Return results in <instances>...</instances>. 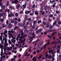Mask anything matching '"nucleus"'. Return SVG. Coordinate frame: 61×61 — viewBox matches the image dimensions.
Here are the masks:
<instances>
[{
	"mask_svg": "<svg viewBox=\"0 0 61 61\" xmlns=\"http://www.w3.org/2000/svg\"><path fill=\"white\" fill-rule=\"evenodd\" d=\"M35 5H33L32 6V8H34L35 7Z\"/></svg>",
	"mask_w": 61,
	"mask_h": 61,
	"instance_id": "38",
	"label": "nucleus"
},
{
	"mask_svg": "<svg viewBox=\"0 0 61 61\" xmlns=\"http://www.w3.org/2000/svg\"><path fill=\"white\" fill-rule=\"evenodd\" d=\"M43 43H44V42H42V43L41 44V46H43Z\"/></svg>",
	"mask_w": 61,
	"mask_h": 61,
	"instance_id": "63",
	"label": "nucleus"
},
{
	"mask_svg": "<svg viewBox=\"0 0 61 61\" xmlns=\"http://www.w3.org/2000/svg\"><path fill=\"white\" fill-rule=\"evenodd\" d=\"M7 31L6 30L4 32H3V35H5L4 36L5 37H6L7 36V35H5V34H7Z\"/></svg>",
	"mask_w": 61,
	"mask_h": 61,
	"instance_id": "4",
	"label": "nucleus"
},
{
	"mask_svg": "<svg viewBox=\"0 0 61 61\" xmlns=\"http://www.w3.org/2000/svg\"><path fill=\"white\" fill-rule=\"evenodd\" d=\"M56 32H54L53 33H52V37H53V36H54V34H56Z\"/></svg>",
	"mask_w": 61,
	"mask_h": 61,
	"instance_id": "24",
	"label": "nucleus"
},
{
	"mask_svg": "<svg viewBox=\"0 0 61 61\" xmlns=\"http://www.w3.org/2000/svg\"><path fill=\"white\" fill-rule=\"evenodd\" d=\"M50 44V42H49V41H48L46 43V45H47V46H48V45H49Z\"/></svg>",
	"mask_w": 61,
	"mask_h": 61,
	"instance_id": "33",
	"label": "nucleus"
},
{
	"mask_svg": "<svg viewBox=\"0 0 61 61\" xmlns=\"http://www.w3.org/2000/svg\"><path fill=\"white\" fill-rule=\"evenodd\" d=\"M9 1H8L7 2V4H6L7 6H8V5H9Z\"/></svg>",
	"mask_w": 61,
	"mask_h": 61,
	"instance_id": "40",
	"label": "nucleus"
},
{
	"mask_svg": "<svg viewBox=\"0 0 61 61\" xmlns=\"http://www.w3.org/2000/svg\"><path fill=\"white\" fill-rule=\"evenodd\" d=\"M11 15H12V16H14V14L13 13H11Z\"/></svg>",
	"mask_w": 61,
	"mask_h": 61,
	"instance_id": "55",
	"label": "nucleus"
},
{
	"mask_svg": "<svg viewBox=\"0 0 61 61\" xmlns=\"http://www.w3.org/2000/svg\"><path fill=\"white\" fill-rule=\"evenodd\" d=\"M6 26V25H4V24H3L2 25V27L3 28H4V27H5Z\"/></svg>",
	"mask_w": 61,
	"mask_h": 61,
	"instance_id": "13",
	"label": "nucleus"
},
{
	"mask_svg": "<svg viewBox=\"0 0 61 61\" xmlns=\"http://www.w3.org/2000/svg\"><path fill=\"white\" fill-rule=\"evenodd\" d=\"M8 32L9 33V35L11 36V37L13 38V39H14V40H15V37H13V36H12V34H11V32L12 33H13L14 32V31H13V29H12V31H8Z\"/></svg>",
	"mask_w": 61,
	"mask_h": 61,
	"instance_id": "2",
	"label": "nucleus"
},
{
	"mask_svg": "<svg viewBox=\"0 0 61 61\" xmlns=\"http://www.w3.org/2000/svg\"><path fill=\"white\" fill-rule=\"evenodd\" d=\"M42 55H40L39 57H38V59H40L42 57Z\"/></svg>",
	"mask_w": 61,
	"mask_h": 61,
	"instance_id": "17",
	"label": "nucleus"
},
{
	"mask_svg": "<svg viewBox=\"0 0 61 61\" xmlns=\"http://www.w3.org/2000/svg\"><path fill=\"white\" fill-rule=\"evenodd\" d=\"M56 21H54V22L53 24V26L55 25H56Z\"/></svg>",
	"mask_w": 61,
	"mask_h": 61,
	"instance_id": "19",
	"label": "nucleus"
},
{
	"mask_svg": "<svg viewBox=\"0 0 61 61\" xmlns=\"http://www.w3.org/2000/svg\"><path fill=\"white\" fill-rule=\"evenodd\" d=\"M36 54V51H34L33 52V54Z\"/></svg>",
	"mask_w": 61,
	"mask_h": 61,
	"instance_id": "62",
	"label": "nucleus"
},
{
	"mask_svg": "<svg viewBox=\"0 0 61 61\" xmlns=\"http://www.w3.org/2000/svg\"><path fill=\"white\" fill-rule=\"evenodd\" d=\"M60 46L59 45L58 46H57L58 49H60Z\"/></svg>",
	"mask_w": 61,
	"mask_h": 61,
	"instance_id": "34",
	"label": "nucleus"
},
{
	"mask_svg": "<svg viewBox=\"0 0 61 61\" xmlns=\"http://www.w3.org/2000/svg\"><path fill=\"white\" fill-rule=\"evenodd\" d=\"M51 52H52V50H50L49 51V53H50Z\"/></svg>",
	"mask_w": 61,
	"mask_h": 61,
	"instance_id": "50",
	"label": "nucleus"
},
{
	"mask_svg": "<svg viewBox=\"0 0 61 61\" xmlns=\"http://www.w3.org/2000/svg\"><path fill=\"white\" fill-rule=\"evenodd\" d=\"M56 51H55V50H53V52H52L51 54H54V53H55L56 52Z\"/></svg>",
	"mask_w": 61,
	"mask_h": 61,
	"instance_id": "14",
	"label": "nucleus"
},
{
	"mask_svg": "<svg viewBox=\"0 0 61 61\" xmlns=\"http://www.w3.org/2000/svg\"><path fill=\"white\" fill-rule=\"evenodd\" d=\"M31 12V11H26L25 12V14H28L29 13Z\"/></svg>",
	"mask_w": 61,
	"mask_h": 61,
	"instance_id": "9",
	"label": "nucleus"
},
{
	"mask_svg": "<svg viewBox=\"0 0 61 61\" xmlns=\"http://www.w3.org/2000/svg\"><path fill=\"white\" fill-rule=\"evenodd\" d=\"M57 53H59V50H57Z\"/></svg>",
	"mask_w": 61,
	"mask_h": 61,
	"instance_id": "61",
	"label": "nucleus"
},
{
	"mask_svg": "<svg viewBox=\"0 0 61 61\" xmlns=\"http://www.w3.org/2000/svg\"><path fill=\"white\" fill-rule=\"evenodd\" d=\"M5 13H3L2 14V13L0 14V16H2L3 15H5Z\"/></svg>",
	"mask_w": 61,
	"mask_h": 61,
	"instance_id": "23",
	"label": "nucleus"
},
{
	"mask_svg": "<svg viewBox=\"0 0 61 61\" xmlns=\"http://www.w3.org/2000/svg\"><path fill=\"white\" fill-rule=\"evenodd\" d=\"M36 21H34L33 22V25H35L36 24Z\"/></svg>",
	"mask_w": 61,
	"mask_h": 61,
	"instance_id": "39",
	"label": "nucleus"
},
{
	"mask_svg": "<svg viewBox=\"0 0 61 61\" xmlns=\"http://www.w3.org/2000/svg\"><path fill=\"white\" fill-rule=\"evenodd\" d=\"M41 20H39L38 21V24H40V23H41Z\"/></svg>",
	"mask_w": 61,
	"mask_h": 61,
	"instance_id": "31",
	"label": "nucleus"
},
{
	"mask_svg": "<svg viewBox=\"0 0 61 61\" xmlns=\"http://www.w3.org/2000/svg\"><path fill=\"white\" fill-rule=\"evenodd\" d=\"M58 24L59 25H61V21H59L58 22Z\"/></svg>",
	"mask_w": 61,
	"mask_h": 61,
	"instance_id": "25",
	"label": "nucleus"
},
{
	"mask_svg": "<svg viewBox=\"0 0 61 61\" xmlns=\"http://www.w3.org/2000/svg\"><path fill=\"white\" fill-rule=\"evenodd\" d=\"M11 41H12V42H13H13L14 44H15V42H16V40H13V39H11Z\"/></svg>",
	"mask_w": 61,
	"mask_h": 61,
	"instance_id": "15",
	"label": "nucleus"
},
{
	"mask_svg": "<svg viewBox=\"0 0 61 61\" xmlns=\"http://www.w3.org/2000/svg\"><path fill=\"white\" fill-rule=\"evenodd\" d=\"M45 14V12H42V15H44V14Z\"/></svg>",
	"mask_w": 61,
	"mask_h": 61,
	"instance_id": "49",
	"label": "nucleus"
},
{
	"mask_svg": "<svg viewBox=\"0 0 61 61\" xmlns=\"http://www.w3.org/2000/svg\"><path fill=\"white\" fill-rule=\"evenodd\" d=\"M34 15V13H30V15L31 16H32V15Z\"/></svg>",
	"mask_w": 61,
	"mask_h": 61,
	"instance_id": "37",
	"label": "nucleus"
},
{
	"mask_svg": "<svg viewBox=\"0 0 61 61\" xmlns=\"http://www.w3.org/2000/svg\"><path fill=\"white\" fill-rule=\"evenodd\" d=\"M36 57H34L32 59V60L33 61H36Z\"/></svg>",
	"mask_w": 61,
	"mask_h": 61,
	"instance_id": "10",
	"label": "nucleus"
},
{
	"mask_svg": "<svg viewBox=\"0 0 61 61\" xmlns=\"http://www.w3.org/2000/svg\"><path fill=\"white\" fill-rule=\"evenodd\" d=\"M38 31L39 32H41L42 31V29H40Z\"/></svg>",
	"mask_w": 61,
	"mask_h": 61,
	"instance_id": "36",
	"label": "nucleus"
},
{
	"mask_svg": "<svg viewBox=\"0 0 61 61\" xmlns=\"http://www.w3.org/2000/svg\"><path fill=\"white\" fill-rule=\"evenodd\" d=\"M0 39L1 41H2L3 40H2V37L1 36H0Z\"/></svg>",
	"mask_w": 61,
	"mask_h": 61,
	"instance_id": "44",
	"label": "nucleus"
},
{
	"mask_svg": "<svg viewBox=\"0 0 61 61\" xmlns=\"http://www.w3.org/2000/svg\"><path fill=\"white\" fill-rule=\"evenodd\" d=\"M18 21H19V22H20L21 21V20L20 19V18H19L18 19Z\"/></svg>",
	"mask_w": 61,
	"mask_h": 61,
	"instance_id": "53",
	"label": "nucleus"
},
{
	"mask_svg": "<svg viewBox=\"0 0 61 61\" xmlns=\"http://www.w3.org/2000/svg\"><path fill=\"white\" fill-rule=\"evenodd\" d=\"M8 17H11V15L10 14H9L8 15Z\"/></svg>",
	"mask_w": 61,
	"mask_h": 61,
	"instance_id": "54",
	"label": "nucleus"
},
{
	"mask_svg": "<svg viewBox=\"0 0 61 61\" xmlns=\"http://www.w3.org/2000/svg\"><path fill=\"white\" fill-rule=\"evenodd\" d=\"M0 47L1 49V51L3 52V50L2 49V44H0Z\"/></svg>",
	"mask_w": 61,
	"mask_h": 61,
	"instance_id": "11",
	"label": "nucleus"
},
{
	"mask_svg": "<svg viewBox=\"0 0 61 61\" xmlns=\"http://www.w3.org/2000/svg\"><path fill=\"white\" fill-rule=\"evenodd\" d=\"M55 6L56 5H55L53 4V7L54 8L55 7Z\"/></svg>",
	"mask_w": 61,
	"mask_h": 61,
	"instance_id": "56",
	"label": "nucleus"
},
{
	"mask_svg": "<svg viewBox=\"0 0 61 61\" xmlns=\"http://www.w3.org/2000/svg\"><path fill=\"white\" fill-rule=\"evenodd\" d=\"M18 2V1L17 0H15L14 1H12V4H16Z\"/></svg>",
	"mask_w": 61,
	"mask_h": 61,
	"instance_id": "5",
	"label": "nucleus"
},
{
	"mask_svg": "<svg viewBox=\"0 0 61 61\" xmlns=\"http://www.w3.org/2000/svg\"><path fill=\"white\" fill-rule=\"evenodd\" d=\"M26 4H25L24 5H23V6H23L24 8H25V7L26 6Z\"/></svg>",
	"mask_w": 61,
	"mask_h": 61,
	"instance_id": "22",
	"label": "nucleus"
},
{
	"mask_svg": "<svg viewBox=\"0 0 61 61\" xmlns=\"http://www.w3.org/2000/svg\"><path fill=\"white\" fill-rule=\"evenodd\" d=\"M56 14H59L60 13V12L59 11H56Z\"/></svg>",
	"mask_w": 61,
	"mask_h": 61,
	"instance_id": "27",
	"label": "nucleus"
},
{
	"mask_svg": "<svg viewBox=\"0 0 61 61\" xmlns=\"http://www.w3.org/2000/svg\"><path fill=\"white\" fill-rule=\"evenodd\" d=\"M46 44H45L44 45V47H42L41 48V50H42L43 49H45V48H46Z\"/></svg>",
	"mask_w": 61,
	"mask_h": 61,
	"instance_id": "7",
	"label": "nucleus"
},
{
	"mask_svg": "<svg viewBox=\"0 0 61 61\" xmlns=\"http://www.w3.org/2000/svg\"><path fill=\"white\" fill-rule=\"evenodd\" d=\"M3 41H4L5 44H4V45H6V46H7L8 45V44L6 43H7V39L6 38L4 37V36H3Z\"/></svg>",
	"mask_w": 61,
	"mask_h": 61,
	"instance_id": "3",
	"label": "nucleus"
},
{
	"mask_svg": "<svg viewBox=\"0 0 61 61\" xmlns=\"http://www.w3.org/2000/svg\"><path fill=\"white\" fill-rule=\"evenodd\" d=\"M8 43H9V44H11V43H12V42L11 41H10V40H8Z\"/></svg>",
	"mask_w": 61,
	"mask_h": 61,
	"instance_id": "26",
	"label": "nucleus"
},
{
	"mask_svg": "<svg viewBox=\"0 0 61 61\" xmlns=\"http://www.w3.org/2000/svg\"><path fill=\"white\" fill-rule=\"evenodd\" d=\"M44 34H45V35H46V34H47V32H44Z\"/></svg>",
	"mask_w": 61,
	"mask_h": 61,
	"instance_id": "60",
	"label": "nucleus"
},
{
	"mask_svg": "<svg viewBox=\"0 0 61 61\" xmlns=\"http://www.w3.org/2000/svg\"><path fill=\"white\" fill-rule=\"evenodd\" d=\"M12 47H10V48H7V49L8 50H10V51L12 50Z\"/></svg>",
	"mask_w": 61,
	"mask_h": 61,
	"instance_id": "6",
	"label": "nucleus"
},
{
	"mask_svg": "<svg viewBox=\"0 0 61 61\" xmlns=\"http://www.w3.org/2000/svg\"><path fill=\"white\" fill-rule=\"evenodd\" d=\"M18 16V14L17 13H15V16Z\"/></svg>",
	"mask_w": 61,
	"mask_h": 61,
	"instance_id": "32",
	"label": "nucleus"
},
{
	"mask_svg": "<svg viewBox=\"0 0 61 61\" xmlns=\"http://www.w3.org/2000/svg\"><path fill=\"white\" fill-rule=\"evenodd\" d=\"M0 58L1 59H0V61H2V59H3V58H2L1 57H0Z\"/></svg>",
	"mask_w": 61,
	"mask_h": 61,
	"instance_id": "48",
	"label": "nucleus"
},
{
	"mask_svg": "<svg viewBox=\"0 0 61 61\" xmlns=\"http://www.w3.org/2000/svg\"><path fill=\"white\" fill-rule=\"evenodd\" d=\"M20 13L21 14H23V11H21L20 12Z\"/></svg>",
	"mask_w": 61,
	"mask_h": 61,
	"instance_id": "52",
	"label": "nucleus"
},
{
	"mask_svg": "<svg viewBox=\"0 0 61 61\" xmlns=\"http://www.w3.org/2000/svg\"><path fill=\"white\" fill-rule=\"evenodd\" d=\"M21 37H20V39H19L20 41H21L20 42L19 41L18 42V44H19L20 43H25L24 41H25V39H24L23 40H22L21 39L22 38H25V37H23V33H21Z\"/></svg>",
	"mask_w": 61,
	"mask_h": 61,
	"instance_id": "1",
	"label": "nucleus"
},
{
	"mask_svg": "<svg viewBox=\"0 0 61 61\" xmlns=\"http://www.w3.org/2000/svg\"><path fill=\"white\" fill-rule=\"evenodd\" d=\"M57 43H61V41L58 40L57 42L55 43V45H56Z\"/></svg>",
	"mask_w": 61,
	"mask_h": 61,
	"instance_id": "8",
	"label": "nucleus"
},
{
	"mask_svg": "<svg viewBox=\"0 0 61 61\" xmlns=\"http://www.w3.org/2000/svg\"><path fill=\"white\" fill-rule=\"evenodd\" d=\"M2 57L3 58H5V56H2Z\"/></svg>",
	"mask_w": 61,
	"mask_h": 61,
	"instance_id": "46",
	"label": "nucleus"
},
{
	"mask_svg": "<svg viewBox=\"0 0 61 61\" xmlns=\"http://www.w3.org/2000/svg\"><path fill=\"white\" fill-rule=\"evenodd\" d=\"M27 26H24V29H25V28H27Z\"/></svg>",
	"mask_w": 61,
	"mask_h": 61,
	"instance_id": "58",
	"label": "nucleus"
},
{
	"mask_svg": "<svg viewBox=\"0 0 61 61\" xmlns=\"http://www.w3.org/2000/svg\"><path fill=\"white\" fill-rule=\"evenodd\" d=\"M20 6V5L19 4L18 5L17 7H19Z\"/></svg>",
	"mask_w": 61,
	"mask_h": 61,
	"instance_id": "64",
	"label": "nucleus"
},
{
	"mask_svg": "<svg viewBox=\"0 0 61 61\" xmlns=\"http://www.w3.org/2000/svg\"><path fill=\"white\" fill-rule=\"evenodd\" d=\"M48 7L47 6H45V10H47V9Z\"/></svg>",
	"mask_w": 61,
	"mask_h": 61,
	"instance_id": "16",
	"label": "nucleus"
},
{
	"mask_svg": "<svg viewBox=\"0 0 61 61\" xmlns=\"http://www.w3.org/2000/svg\"><path fill=\"white\" fill-rule=\"evenodd\" d=\"M2 8L3 9L5 7V5H3L1 6Z\"/></svg>",
	"mask_w": 61,
	"mask_h": 61,
	"instance_id": "42",
	"label": "nucleus"
},
{
	"mask_svg": "<svg viewBox=\"0 0 61 61\" xmlns=\"http://www.w3.org/2000/svg\"><path fill=\"white\" fill-rule=\"evenodd\" d=\"M53 27V26H51L50 27V29H51V28H52Z\"/></svg>",
	"mask_w": 61,
	"mask_h": 61,
	"instance_id": "59",
	"label": "nucleus"
},
{
	"mask_svg": "<svg viewBox=\"0 0 61 61\" xmlns=\"http://www.w3.org/2000/svg\"><path fill=\"white\" fill-rule=\"evenodd\" d=\"M14 20H12L11 21V23H14Z\"/></svg>",
	"mask_w": 61,
	"mask_h": 61,
	"instance_id": "35",
	"label": "nucleus"
},
{
	"mask_svg": "<svg viewBox=\"0 0 61 61\" xmlns=\"http://www.w3.org/2000/svg\"><path fill=\"white\" fill-rule=\"evenodd\" d=\"M50 2L51 4H53V3L54 2V1L52 0V1L51 2V0H50Z\"/></svg>",
	"mask_w": 61,
	"mask_h": 61,
	"instance_id": "30",
	"label": "nucleus"
},
{
	"mask_svg": "<svg viewBox=\"0 0 61 61\" xmlns=\"http://www.w3.org/2000/svg\"><path fill=\"white\" fill-rule=\"evenodd\" d=\"M35 15H38V13H37V11H35Z\"/></svg>",
	"mask_w": 61,
	"mask_h": 61,
	"instance_id": "29",
	"label": "nucleus"
},
{
	"mask_svg": "<svg viewBox=\"0 0 61 61\" xmlns=\"http://www.w3.org/2000/svg\"><path fill=\"white\" fill-rule=\"evenodd\" d=\"M40 40V39H37L36 41L34 42V43H36L37 42H38V41H39Z\"/></svg>",
	"mask_w": 61,
	"mask_h": 61,
	"instance_id": "12",
	"label": "nucleus"
},
{
	"mask_svg": "<svg viewBox=\"0 0 61 61\" xmlns=\"http://www.w3.org/2000/svg\"><path fill=\"white\" fill-rule=\"evenodd\" d=\"M48 37L49 38H52V36H48Z\"/></svg>",
	"mask_w": 61,
	"mask_h": 61,
	"instance_id": "41",
	"label": "nucleus"
},
{
	"mask_svg": "<svg viewBox=\"0 0 61 61\" xmlns=\"http://www.w3.org/2000/svg\"><path fill=\"white\" fill-rule=\"evenodd\" d=\"M17 22L16 21H15L14 23V24L15 25H16V24H17Z\"/></svg>",
	"mask_w": 61,
	"mask_h": 61,
	"instance_id": "57",
	"label": "nucleus"
},
{
	"mask_svg": "<svg viewBox=\"0 0 61 61\" xmlns=\"http://www.w3.org/2000/svg\"><path fill=\"white\" fill-rule=\"evenodd\" d=\"M18 20V19L16 18H15L14 19V20H15V21H17Z\"/></svg>",
	"mask_w": 61,
	"mask_h": 61,
	"instance_id": "47",
	"label": "nucleus"
},
{
	"mask_svg": "<svg viewBox=\"0 0 61 61\" xmlns=\"http://www.w3.org/2000/svg\"><path fill=\"white\" fill-rule=\"evenodd\" d=\"M10 8H12L13 9H14V7L13 6H10Z\"/></svg>",
	"mask_w": 61,
	"mask_h": 61,
	"instance_id": "28",
	"label": "nucleus"
},
{
	"mask_svg": "<svg viewBox=\"0 0 61 61\" xmlns=\"http://www.w3.org/2000/svg\"><path fill=\"white\" fill-rule=\"evenodd\" d=\"M35 35V34H34V33H33V34H32V35L33 36V38H35V36H34Z\"/></svg>",
	"mask_w": 61,
	"mask_h": 61,
	"instance_id": "43",
	"label": "nucleus"
},
{
	"mask_svg": "<svg viewBox=\"0 0 61 61\" xmlns=\"http://www.w3.org/2000/svg\"><path fill=\"white\" fill-rule=\"evenodd\" d=\"M11 61H15V59L13 58H12L11 59Z\"/></svg>",
	"mask_w": 61,
	"mask_h": 61,
	"instance_id": "45",
	"label": "nucleus"
},
{
	"mask_svg": "<svg viewBox=\"0 0 61 61\" xmlns=\"http://www.w3.org/2000/svg\"><path fill=\"white\" fill-rule=\"evenodd\" d=\"M56 47V46H54L52 48H55Z\"/></svg>",
	"mask_w": 61,
	"mask_h": 61,
	"instance_id": "51",
	"label": "nucleus"
},
{
	"mask_svg": "<svg viewBox=\"0 0 61 61\" xmlns=\"http://www.w3.org/2000/svg\"><path fill=\"white\" fill-rule=\"evenodd\" d=\"M8 27L10 28H12V25L11 24H9L8 25Z\"/></svg>",
	"mask_w": 61,
	"mask_h": 61,
	"instance_id": "20",
	"label": "nucleus"
},
{
	"mask_svg": "<svg viewBox=\"0 0 61 61\" xmlns=\"http://www.w3.org/2000/svg\"><path fill=\"white\" fill-rule=\"evenodd\" d=\"M48 56H49V55H48V54H47V52H46V53L45 57H48Z\"/></svg>",
	"mask_w": 61,
	"mask_h": 61,
	"instance_id": "21",
	"label": "nucleus"
},
{
	"mask_svg": "<svg viewBox=\"0 0 61 61\" xmlns=\"http://www.w3.org/2000/svg\"><path fill=\"white\" fill-rule=\"evenodd\" d=\"M4 18H3V19H0V21L1 22H3V21H4Z\"/></svg>",
	"mask_w": 61,
	"mask_h": 61,
	"instance_id": "18",
	"label": "nucleus"
}]
</instances>
